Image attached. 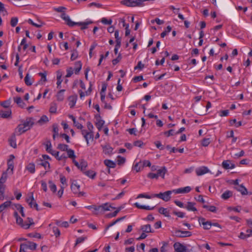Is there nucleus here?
Wrapping results in <instances>:
<instances>
[{"mask_svg": "<svg viewBox=\"0 0 252 252\" xmlns=\"http://www.w3.org/2000/svg\"><path fill=\"white\" fill-rule=\"evenodd\" d=\"M153 197H155V196H153V194H152L151 195H149L144 193L139 194L137 196V198H145L147 199H151Z\"/></svg>", "mask_w": 252, "mask_h": 252, "instance_id": "56", "label": "nucleus"}, {"mask_svg": "<svg viewBox=\"0 0 252 252\" xmlns=\"http://www.w3.org/2000/svg\"><path fill=\"white\" fill-rule=\"evenodd\" d=\"M173 247L176 252H189L187 247L179 242L175 243Z\"/></svg>", "mask_w": 252, "mask_h": 252, "instance_id": "12", "label": "nucleus"}, {"mask_svg": "<svg viewBox=\"0 0 252 252\" xmlns=\"http://www.w3.org/2000/svg\"><path fill=\"white\" fill-rule=\"evenodd\" d=\"M117 162L118 165H122L126 162V158L121 156H118Z\"/></svg>", "mask_w": 252, "mask_h": 252, "instance_id": "58", "label": "nucleus"}, {"mask_svg": "<svg viewBox=\"0 0 252 252\" xmlns=\"http://www.w3.org/2000/svg\"><path fill=\"white\" fill-rule=\"evenodd\" d=\"M65 91V90L64 89H62L57 93L56 97L58 101H62L63 100L64 98V93Z\"/></svg>", "mask_w": 252, "mask_h": 252, "instance_id": "27", "label": "nucleus"}, {"mask_svg": "<svg viewBox=\"0 0 252 252\" xmlns=\"http://www.w3.org/2000/svg\"><path fill=\"white\" fill-rule=\"evenodd\" d=\"M176 235L179 237H190L192 233L189 231H180L178 230L176 232Z\"/></svg>", "mask_w": 252, "mask_h": 252, "instance_id": "19", "label": "nucleus"}, {"mask_svg": "<svg viewBox=\"0 0 252 252\" xmlns=\"http://www.w3.org/2000/svg\"><path fill=\"white\" fill-rule=\"evenodd\" d=\"M101 211L104 212L106 211L110 210L111 208L115 209L114 207L111 206V205L108 203H106L100 205Z\"/></svg>", "mask_w": 252, "mask_h": 252, "instance_id": "32", "label": "nucleus"}, {"mask_svg": "<svg viewBox=\"0 0 252 252\" xmlns=\"http://www.w3.org/2000/svg\"><path fill=\"white\" fill-rule=\"evenodd\" d=\"M7 178V173L6 172L2 173L1 176L0 178V192H4L5 186L4 183L6 182Z\"/></svg>", "mask_w": 252, "mask_h": 252, "instance_id": "10", "label": "nucleus"}, {"mask_svg": "<svg viewBox=\"0 0 252 252\" xmlns=\"http://www.w3.org/2000/svg\"><path fill=\"white\" fill-rule=\"evenodd\" d=\"M73 124H74V125L78 128V129H81V130L83 129V126H82V124H81L80 123H79L78 122L76 121V120H73Z\"/></svg>", "mask_w": 252, "mask_h": 252, "instance_id": "60", "label": "nucleus"}, {"mask_svg": "<svg viewBox=\"0 0 252 252\" xmlns=\"http://www.w3.org/2000/svg\"><path fill=\"white\" fill-rule=\"evenodd\" d=\"M167 172V170L165 167H163L159 169L157 171V175L158 177H161L162 178H164L165 174Z\"/></svg>", "mask_w": 252, "mask_h": 252, "instance_id": "35", "label": "nucleus"}, {"mask_svg": "<svg viewBox=\"0 0 252 252\" xmlns=\"http://www.w3.org/2000/svg\"><path fill=\"white\" fill-rule=\"evenodd\" d=\"M15 158V157L13 155H11L9 157V159L7 161V166L8 168L6 170V172L9 170H11V174L13 173V171L14 169V162L13 160Z\"/></svg>", "mask_w": 252, "mask_h": 252, "instance_id": "17", "label": "nucleus"}, {"mask_svg": "<svg viewBox=\"0 0 252 252\" xmlns=\"http://www.w3.org/2000/svg\"><path fill=\"white\" fill-rule=\"evenodd\" d=\"M77 99L76 94L71 95L68 97L69 105L70 108H73L75 105Z\"/></svg>", "mask_w": 252, "mask_h": 252, "instance_id": "21", "label": "nucleus"}, {"mask_svg": "<svg viewBox=\"0 0 252 252\" xmlns=\"http://www.w3.org/2000/svg\"><path fill=\"white\" fill-rule=\"evenodd\" d=\"M104 124V121L101 119V117L99 116L96 117V122L95 124L99 130L101 129Z\"/></svg>", "mask_w": 252, "mask_h": 252, "instance_id": "20", "label": "nucleus"}, {"mask_svg": "<svg viewBox=\"0 0 252 252\" xmlns=\"http://www.w3.org/2000/svg\"><path fill=\"white\" fill-rule=\"evenodd\" d=\"M203 208L207 209L208 211L215 213L217 211V208L215 206H207V205H204Z\"/></svg>", "mask_w": 252, "mask_h": 252, "instance_id": "55", "label": "nucleus"}, {"mask_svg": "<svg viewBox=\"0 0 252 252\" xmlns=\"http://www.w3.org/2000/svg\"><path fill=\"white\" fill-rule=\"evenodd\" d=\"M49 121V119L46 115H43L40 119L38 121L37 123L40 125H43L47 123Z\"/></svg>", "mask_w": 252, "mask_h": 252, "instance_id": "43", "label": "nucleus"}, {"mask_svg": "<svg viewBox=\"0 0 252 252\" xmlns=\"http://www.w3.org/2000/svg\"><path fill=\"white\" fill-rule=\"evenodd\" d=\"M87 129H82L81 134L85 139L87 146L90 145V142H92L94 138V127L90 122L87 123Z\"/></svg>", "mask_w": 252, "mask_h": 252, "instance_id": "1", "label": "nucleus"}, {"mask_svg": "<svg viewBox=\"0 0 252 252\" xmlns=\"http://www.w3.org/2000/svg\"><path fill=\"white\" fill-rule=\"evenodd\" d=\"M14 100L15 103H16L20 107L22 108H24L25 104L23 101L22 99L20 97H16L14 98Z\"/></svg>", "mask_w": 252, "mask_h": 252, "instance_id": "37", "label": "nucleus"}, {"mask_svg": "<svg viewBox=\"0 0 252 252\" xmlns=\"http://www.w3.org/2000/svg\"><path fill=\"white\" fill-rule=\"evenodd\" d=\"M25 82L28 86H31L32 84V79L29 74H27L25 77Z\"/></svg>", "mask_w": 252, "mask_h": 252, "instance_id": "45", "label": "nucleus"}, {"mask_svg": "<svg viewBox=\"0 0 252 252\" xmlns=\"http://www.w3.org/2000/svg\"><path fill=\"white\" fill-rule=\"evenodd\" d=\"M28 22L36 28H40L43 25V23L41 21H38V23H36L33 22L32 20L30 19H29Z\"/></svg>", "mask_w": 252, "mask_h": 252, "instance_id": "48", "label": "nucleus"}, {"mask_svg": "<svg viewBox=\"0 0 252 252\" xmlns=\"http://www.w3.org/2000/svg\"><path fill=\"white\" fill-rule=\"evenodd\" d=\"M113 148L110 146L106 145L103 147V152L105 154H110L113 152Z\"/></svg>", "mask_w": 252, "mask_h": 252, "instance_id": "46", "label": "nucleus"}, {"mask_svg": "<svg viewBox=\"0 0 252 252\" xmlns=\"http://www.w3.org/2000/svg\"><path fill=\"white\" fill-rule=\"evenodd\" d=\"M11 205V202L10 201H7L4 202L3 203L0 205V213L4 211L8 208H9Z\"/></svg>", "mask_w": 252, "mask_h": 252, "instance_id": "29", "label": "nucleus"}, {"mask_svg": "<svg viewBox=\"0 0 252 252\" xmlns=\"http://www.w3.org/2000/svg\"><path fill=\"white\" fill-rule=\"evenodd\" d=\"M38 74L39 75V76H40L41 77V79L40 80V82H43V83H45L47 81V78H46V76H47V72L44 71L42 72H39L38 73Z\"/></svg>", "mask_w": 252, "mask_h": 252, "instance_id": "42", "label": "nucleus"}, {"mask_svg": "<svg viewBox=\"0 0 252 252\" xmlns=\"http://www.w3.org/2000/svg\"><path fill=\"white\" fill-rule=\"evenodd\" d=\"M191 190V188L189 186H187L184 188H180L177 189H173L174 193H187L190 192Z\"/></svg>", "mask_w": 252, "mask_h": 252, "instance_id": "14", "label": "nucleus"}, {"mask_svg": "<svg viewBox=\"0 0 252 252\" xmlns=\"http://www.w3.org/2000/svg\"><path fill=\"white\" fill-rule=\"evenodd\" d=\"M26 201L29 204L31 208H34L36 210H39L38 205L34 199L33 194L32 192L28 194Z\"/></svg>", "mask_w": 252, "mask_h": 252, "instance_id": "9", "label": "nucleus"}, {"mask_svg": "<svg viewBox=\"0 0 252 252\" xmlns=\"http://www.w3.org/2000/svg\"><path fill=\"white\" fill-rule=\"evenodd\" d=\"M60 136L61 137H63V138H64L65 139V141L66 142V143H70V138H69V136L67 135V134H66L65 133H63V134H60Z\"/></svg>", "mask_w": 252, "mask_h": 252, "instance_id": "61", "label": "nucleus"}, {"mask_svg": "<svg viewBox=\"0 0 252 252\" xmlns=\"http://www.w3.org/2000/svg\"><path fill=\"white\" fill-rule=\"evenodd\" d=\"M158 212L160 214L163 215L166 217L170 218V210L167 208H165L163 207H160L158 208Z\"/></svg>", "mask_w": 252, "mask_h": 252, "instance_id": "23", "label": "nucleus"}, {"mask_svg": "<svg viewBox=\"0 0 252 252\" xmlns=\"http://www.w3.org/2000/svg\"><path fill=\"white\" fill-rule=\"evenodd\" d=\"M236 189L238 191H240L243 195H247L248 194V191L247 189L243 185H239Z\"/></svg>", "mask_w": 252, "mask_h": 252, "instance_id": "36", "label": "nucleus"}, {"mask_svg": "<svg viewBox=\"0 0 252 252\" xmlns=\"http://www.w3.org/2000/svg\"><path fill=\"white\" fill-rule=\"evenodd\" d=\"M104 164L109 168H114L116 167V163L110 159H105L104 160Z\"/></svg>", "mask_w": 252, "mask_h": 252, "instance_id": "33", "label": "nucleus"}, {"mask_svg": "<svg viewBox=\"0 0 252 252\" xmlns=\"http://www.w3.org/2000/svg\"><path fill=\"white\" fill-rule=\"evenodd\" d=\"M92 85L90 84V87L88 89L87 91L85 92H84L82 91H79V94H80V97L81 99H83L86 95H89L91 94L92 92Z\"/></svg>", "mask_w": 252, "mask_h": 252, "instance_id": "28", "label": "nucleus"}, {"mask_svg": "<svg viewBox=\"0 0 252 252\" xmlns=\"http://www.w3.org/2000/svg\"><path fill=\"white\" fill-rule=\"evenodd\" d=\"M195 203L192 202H188L187 205L185 208L189 211H197V209L195 207Z\"/></svg>", "mask_w": 252, "mask_h": 252, "instance_id": "24", "label": "nucleus"}, {"mask_svg": "<svg viewBox=\"0 0 252 252\" xmlns=\"http://www.w3.org/2000/svg\"><path fill=\"white\" fill-rule=\"evenodd\" d=\"M141 230L145 233H153L154 231L152 230L150 224L142 225L140 226Z\"/></svg>", "mask_w": 252, "mask_h": 252, "instance_id": "22", "label": "nucleus"}, {"mask_svg": "<svg viewBox=\"0 0 252 252\" xmlns=\"http://www.w3.org/2000/svg\"><path fill=\"white\" fill-rule=\"evenodd\" d=\"M84 174L91 179H94L96 174L95 171L92 170L84 172Z\"/></svg>", "mask_w": 252, "mask_h": 252, "instance_id": "38", "label": "nucleus"}, {"mask_svg": "<svg viewBox=\"0 0 252 252\" xmlns=\"http://www.w3.org/2000/svg\"><path fill=\"white\" fill-rule=\"evenodd\" d=\"M22 122V124L27 130H29L34 124L33 120L32 118H27L25 121H23Z\"/></svg>", "mask_w": 252, "mask_h": 252, "instance_id": "13", "label": "nucleus"}, {"mask_svg": "<svg viewBox=\"0 0 252 252\" xmlns=\"http://www.w3.org/2000/svg\"><path fill=\"white\" fill-rule=\"evenodd\" d=\"M57 149L61 151L66 152L68 158H76L74 151L69 149L68 145L65 144L60 143L58 145Z\"/></svg>", "mask_w": 252, "mask_h": 252, "instance_id": "5", "label": "nucleus"}, {"mask_svg": "<svg viewBox=\"0 0 252 252\" xmlns=\"http://www.w3.org/2000/svg\"><path fill=\"white\" fill-rule=\"evenodd\" d=\"M27 131V130L26 129L25 127L21 123L19 124L17 127L15 128L14 133L17 135H20Z\"/></svg>", "mask_w": 252, "mask_h": 252, "instance_id": "16", "label": "nucleus"}, {"mask_svg": "<svg viewBox=\"0 0 252 252\" xmlns=\"http://www.w3.org/2000/svg\"><path fill=\"white\" fill-rule=\"evenodd\" d=\"M114 35H115V37L116 39V42L117 43V45H118L119 47H120V44H121V38L119 37V32L118 30L115 31Z\"/></svg>", "mask_w": 252, "mask_h": 252, "instance_id": "54", "label": "nucleus"}, {"mask_svg": "<svg viewBox=\"0 0 252 252\" xmlns=\"http://www.w3.org/2000/svg\"><path fill=\"white\" fill-rule=\"evenodd\" d=\"M222 166L223 168L225 169H232L235 168V165L234 164L232 163L230 160H224L222 162Z\"/></svg>", "mask_w": 252, "mask_h": 252, "instance_id": "18", "label": "nucleus"}, {"mask_svg": "<svg viewBox=\"0 0 252 252\" xmlns=\"http://www.w3.org/2000/svg\"><path fill=\"white\" fill-rule=\"evenodd\" d=\"M198 222L200 225H202L205 229H209L212 226V223L210 221H206L205 219L202 217L198 218Z\"/></svg>", "mask_w": 252, "mask_h": 252, "instance_id": "11", "label": "nucleus"}, {"mask_svg": "<svg viewBox=\"0 0 252 252\" xmlns=\"http://www.w3.org/2000/svg\"><path fill=\"white\" fill-rule=\"evenodd\" d=\"M9 142L11 147L14 148H16L17 144L16 142V138L15 136H12L9 140Z\"/></svg>", "mask_w": 252, "mask_h": 252, "instance_id": "51", "label": "nucleus"}, {"mask_svg": "<svg viewBox=\"0 0 252 252\" xmlns=\"http://www.w3.org/2000/svg\"><path fill=\"white\" fill-rule=\"evenodd\" d=\"M21 46H23V49L24 50H26L28 48V44L26 43V40L25 38H23L21 42Z\"/></svg>", "mask_w": 252, "mask_h": 252, "instance_id": "63", "label": "nucleus"}, {"mask_svg": "<svg viewBox=\"0 0 252 252\" xmlns=\"http://www.w3.org/2000/svg\"><path fill=\"white\" fill-rule=\"evenodd\" d=\"M18 18L16 17H13L11 19L10 21V24L12 27H15L17 23H18Z\"/></svg>", "mask_w": 252, "mask_h": 252, "instance_id": "64", "label": "nucleus"}, {"mask_svg": "<svg viewBox=\"0 0 252 252\" xmlns=\"http://www.w3.org/2000/svg\"><path fill=\"white\" fill-rule=\"evenodd\" d=\"M79 166H78V168L80 169L82 171H84L85 170L86 168L88 166V164L87 161L82 160L79 163Z\"/></svg>", "mask_w": 252, "mask_h": 252, "instance_id": "44", "label": "nucleus"}, {"mask_svg": "<svg viewBox=\"0 0 252 252\" xmlns=\"http://www.w3.org/2000/svg\"><path fill=\"white\" fill-rule=\"evenodd\" d=\"M14 216L16 220L17 224L24 229L29 228L30 226L34 223L33 220L31 218H28L27 220L24 222L23 219L19 216L17 212L14 213Z\"/></svg>", "mask_w": 252, "mask_h": 252, "instance_id": "3", "label": "nucleus"}, {"mask_svg": "<svg viewBox=\"0 0 252 252\" xmlns=\"http://www.w3.org/2000/svg\"><path fill=\"white\" fill-rule=\"evenodd\" d=\"M236 9L238 11H242V14H244L247 11L248 8L247 7H243L241 6H238L236 7Z\"/></svg>", "mask_w": 252, "mask_h": 252, "instance_id": "62", "label": "nucleus"}, {"mask_svg": "<svg viewBox=\"0 0 252 252\" xmlns=\"http://www.w3.org/2000/svg\"><path fill=\"white\" fill-rule=\"evenodd\" d=\"M49 188L50 190L54 193L57 191V187L56 185L52 181H49Z\"/></svg>", "mask_w": 252, "mask_h": 252, "instance_id": "50", "label": "nucleus"}, {"mask_svg": "<svg viewBox=\"0 0 252 252\" xmlns=\"http://www.w3.org/2000/svg\"><path fill=\"white\" fill-rule=\"evenodd\" d=\"M57 105L55 102H52L50 104L49 112L52 114H56L57 113Z\"/></svg>", "mask_w": 252, "mask_h": 252, "instance_id": "40", "label": "nucleus"}, {"mask_svg": "<svg viewBox=\"0 0 252 252\" xmlns=\"http://www.w3.org/2000/svg\"><path fill=\"white\" fill-rule=\"evenodd\" d=\"M63 20L65 22L66 24L70 27H73L77 25L80 27L81 30H85L88 28L89 25L93 23L91 20L87 19L84 22H74L71 20L69 17H62Z\"/></svg>", "mask_w": 252, "mask_h": 252, "instance_id": "2", "label": "nucleus"}, {"mask_svg": "<svg viewBox=\"0 0 252 252\" xmlns=\"http://www.w3.org/2000/svg\"><path fill=\"white\" fill-rule=\"evenodd\" d=\"M163 134L165 136L168 137L169 136H173V135L176 134V132L175 131V130L174 129H170L168 131L164 132Z\"/></svg>", "mask_w": 252, "mask_h": 252, "instance_id": "53", "label": "nucleus"}, {"mask_svg": "<svg viewBox=\"0 0 252 252\" xmlns=\"http://www.w3.org/2000/svg\"><path fill=\"white\" fill-rule=\"evenodd\" d=\"M173 192V190H168L164 192H160L158 194H153V196L162 199L164 201H168L171 199V194Z\"/></svg>", "mask_w": 252, "mask_h": 252, "instance_id": "8", "label": "nucleus"}, {"mask_svg": "<svg viewBox=\"0 0 252 252\" xmlns=\"http://www.w3.org/2000/svg\"><path fill=\"white\" fill-rule=\"evenodd\" d=\"M209 169L206 166H201L196 168L195 170V172L197 176H202L205 174L209 173Z\"/></svg>", "mask_w": 252, "mask_h": 252, "instance_id": "15", "label": "nucleus"}, {"mask_svg": "<svg viewBox=\"0 0 252 252\" xmlns=\"http://www.w3.org/2000/svg\"><path fill=\"white\" fill-rule=\"evenodd\" d=\"M82 63L80 61L76 62L75 63V67L74 70L75 74H78L80 72L82 68Z\"/></svg>", "mask_w": 252, "mask_h": 252, "instance_id": "39", "label": "nucleus"}, {"mask_svg": "<svg viewBox=\"0 0 252 252\" xmlns=\"http://www.w3.org/2000/svg\"><path fill=\"white\" fill-rule=\"evenodd\" d=\"M53 138L54 140H55L56 138L59 136V126L57 124H54L53 125Z\"/></svg>", "mask_w": 252, "mask_h": 252, "instance_id": "26", "label": "nucleus"}, {"mask_svg": "<svg viewBox=\"0 0 252 252\" xmlns=\"http://www.w3.org/2000/svg\"><path fill=\"white\" fill-rule=\"evenodd\" d=\"M47 152L54 156L56 158L58 156V155L60 154L59 152L54 150L52 148L48 150Z\"/></svg>", "mask_w": 252, "mask_h": 252, "instance_id": "59", "label": "nucleus"}, {"mask_svg": "<svg viewBox=\"0 0 252 252\" xmlns=\"http://www.w3.org/2000/svg\"><path fill=\"white\" fill-rule=\"evenodd\" d=\"M232 195V192L230 190L224 191L221 195V197L223 199H227Z\"/></svg>", "mask_w": 252, "mask_h": 252, "instance_id": "41", "label": "nucleus"}, {"mask_svg": "<svg viewBox=\"0 0 252 252\" xmlns=\"http://www.w3.org/2000/svg\"><path fill=\"white\" fill-rule=\"evenodd\" d=\"M11 111L10 110L7 111H0V117L2 118H7L11 116Z\"/></svg>", "mask_w": 252, "mask_h": 252, "instance_id": "31", "label": "nucleus"}, {"mask_svg": "<svg viewBox=\"0 0 252 252\" xmlns=\"http://www.w3.org/2000/svg\"><path fill=\"white\" fill-rule=\"evenodd\" d=\"M54 10L59 12H61L62 13V16H65V11L66 8L64 7L61 6L58 8H54Z\"/></svg>", "mask_w": 252, "mask_h": 252, "instance_id": "52", "label": "nucleus"}, {"mask_svg": "<svg viewBox=\"0 0 252 252\" xmlns=\"http://www.w3.org/2000/svg\"><path fill=\"white\" fill-rule=\"evenodd\" d=\"M36 247L37 245L36 243L28 241L21 244L20 252H26L28 250L33 251L36 249Z\"/></svg>", "mask_w": 252, "mask_h": 252, "instance_id": "6", "label": "nucleus"}, {"mask_svg": "<svg viewBox=\"0 0 252 252\" xmlns=\"http://www.w3.org/2000/svg\"><path fill=\"white\" fill-rule=\"evenodd\" d=\"M26 169L30 173L33 174L35 172V165L33 163H30L26 166Z\"/></svg>", "mask_w": 252, "mask_h": 252, "instance_id": "34", "label": "nucleus"}, {"mask_svg": "<svg viewBox=\"0 0 252 252\" xmlns=\"http://www.w3.org/2000/svg\"><path fill=\"white\" fill-rule=\"evenodd\" d=\"M62 75L63 74L61 71H58L57 72V87L59 89L61 88V84L63 82Z\"/></svg>", "mask_w": 252, "mask_h": 252, "instance_id": "25", "label": "nucleus"}, {"mask_svg": "<svg viewBox=\"0 0 252 252\" xmlns=\"http://www.w3.org/2000/svg\"><path fill=\"white\" fill-rule=\"evenodd\" d=\"M71 189L73 193L76 194L78 197H81L85 195V193L80 191V186L77 181H73L71 185Z\"/></svg>", "mask_w": 252, "mask_h": 252, "instance_id": "7", "label": "nucleus"}, {"mask_svg": "<svg viewBox=\"0 0 252 252\" xmlns=\"http://www.w3.org/2000/svg\"><path fill=\"white\" fill-rule=\"evenodd\" d=\"M172 28L170 26H168L166 29L160 34L162 38L164 37L169 32L171 31Z\"/></svg>", "mask_w": 252, "mask_h": 252, "instance_id": "49", "label": "nucleus"}, {"mask_svg": "<svg viewBox=\"0 0 252 252\" xmlns=\"http://www.w3.org/2000/svg\"><path fill=\"white\" fill-rule=\"evenodd\" d=\"M134 206L140 209H144L147 210H152L154 207H150L149 206L140 205L139 203L136 202L134 204Z\"/></svg>", "mask_w": 252, "mask_h": 252, "instance_id": "30", "label": "nucleus"}, {"mask_svg": "<svg viewBox=\"0 0 252 252\" xmlns=\"http://www.w3.org/2000/svg\"><path fill=\"white\" fill-rule=\"evenodd\" d=\"M246 225L248 227V229L245 233L241 232L238 236L240 239L243 240H246L249 237H252V219H246Z\"/></svg>", "mask_w": 252, "mask_h": 252, "instance_id": "4", "label": "nucleus"}, {"mask_svg": "<svg viewBox=\"0 0 252 252\" xmlns=\"http://www.w3.org/2000/svg\"><path fill=\"white\" fill-rule=\"evenodd\" d=\"M39 164L44 167L45 170H48L50 168V164L47 161L41 160Z\"/></svg>", "mask_w": 252, "mask_h": 252, "instance_id": "47", "label": "nucleus"}, {"mask_svg": "<svg viewBox=\"0 0 252 252\" xmlns=\"http://www.w3.org/2000/svg\"><path fill=\"white\" fill-rule=\"evenodd\" d=\"M74 70L72 67H68L66 69V74L65 77L67 78L70 77L73 74Z\"/></svg>", "mask_w": 252, "mask_h": 252, "instance_id": "57", "label": "nucleus"}]
</instances>
